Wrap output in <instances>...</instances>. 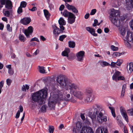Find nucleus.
I'll return each instance as SVG.
<instances>
[{"mask_svg":"<svg viewBox=\"0 0 133 133\" xmlns=\"http://www.w3.org/2000/svg\"><path fill=\"white\" fill-rule=\"evenodd\" d=\"M44 12L45 17L46 18L47 20H48L50 15V14L49 13L48 11L46 10H44Z\"/></svg>","mask_w":133,"mask_h":133,"instance_id":"obj_31","label":"nucleus"},{"mask_svg":"<svg viewBox=\"0 0 133 133\" xmlns=\"http://www.w3.org/2000/svg\"><path fill=\"white\" fill-rule=\"evenodd\" d=\"M116 63H115L113 62H112L111 64L110 65H111L113 67H115L116 66Z\"/></svg>","mask_w":133,"mask_h":133,"instance_id":"obj_63","label":"nucleus"},{"mask_svg":"<svg viewBox=\"0 0 133 133\" xmlns=\"http://www.w3.org/2000/svg\"><path fill=\"white\" fill-rule=\"evenodd\" d=\"M19 38L20 41L22 42H24L26 40V38L24 36L21 34L19 35Z\"/></svg>","mask_w":133,"mask_h":133,"instance_id":"obj_35","label":"nucleus"},{"mask_svg":"<svg viewBox=\"0 0 133 133\" xmlns=\"http://www.w3.org/2000/svg\"><path fill=\"white\" fill-rule=\"evenodd\" d=\"M6 28L8 31L11 32L12 31L11 28L10 27V25L9 24H8L6 25Z\"/></svg>","mask_w":133,"mask_h":133,"instance_id":"obj_52","label":"nucleus"},{"mask_svg":"<svg viewBox=\"0 0 133 133\" xmlns=\"http://www.w3.org/2000/svg\"><path fill=\"white\" fill-rule=\"evenodd\" d=\"M66 36L65 35H63L59 36V39L61 41H63L64 39L65 38Z\"/></svg>","mask_w":133,"mask_h":133,"instance_id":"obj_47","label":"nucleus"},{"mask_svg":"<svg viewBox=\"0 0 133 133\" xmlns=\"http://www.w3.org/2000/svg\"><path fill=\"white\" fill-rule=\"evenodd\" d=\"M86 30L93 36H97V34L95 33V31L94 29L89 27H88L86 28Z\"/></svg>","mask_w":133,"mask_h":133,"instance_id":"obj_19","label":"nucleus"},{"mask_svg":"<svg viewBox=\"0 0 133 133\" xmlns=\"http://www.w3.org/2000/svg\"><path fill=\"white\" fill-rule=\"evenodd\" d=\"M123 54L124 53H123V52L121 53H119L118 52H115L114 53L112 54V56L113 57H116L122 55H123Z\"/></svg>","mask_w":133,"mask_h":133,"instance_id":"obj_32","label":"nucleus"},{"mask_svg":"<svg viewBox=\"0 0 133 133\" xmlns=\"http://www.w3.org/2000/svg\"><path fill=\"white\" fill-rule=\"evenodd\" d=\"M65 5L67 9L69 10H71L72 12L75 14H77L78 11L75 6L73 5H70L67 3H65Z\"/></svg>","mask_w":133,"mask_h":133,"instance_id":"obj_11","label":"nucleus"},{"mask_svg":"<svg viewBox=\"0 0 133 133\" xmlns=\"http://www.w3.org/2000/svg\"><path fill=\"white\" fill-rule=\"evenodd\" d=\"M52 27L53 28V33L56 38L59 34L63 32V31L58 28L55 25H53Z\"/></svg>","mask_w":133,"mask_h":133,"instance_id":"obj_9","label":"nucleus"},{"mask_svg":"<svg viewBox=\"0 0 133 133\" xmlns=\"http://www.w3.org/2000/svg\"><path fill=\"white\" fill-rule=\"evenodd\" d=\"M70 12L68 11L67 10H65L63 12H61L62 15L65 17H67Z\"/></svg>","mask_w":133,"mask_h":133,"instance_id":"obj_26","label":"nucleus"},{"mask_svg":"<svg viewBox=\"0 0 133 133\" xmlns=\"http://www.w3.org/2000/svg\"><path fill=\"white\" fill-rule=\"evenodd\" d=\"M56 80L60 86L65 89L66 91H68L69 89L70 90L74 86V83H71L63 76L61 75L58 76L57 77Z\"/></svg>","mask_w":133,"mask_h":133,"instance_id":"obj_4","label":"nucleus"},{"mask_svg":"<svg viewBox=\"0 0 133 133\" xmlns=\"http://www.w3.org/2000/svg\"><path fill=\"white\" fill-rule=\"evenodd\" d=\"M111 49L113 51H117L118 49V48L117 47H116L113 45H112L111 46Z\"/></svg>","mask_w":133,"mask_h":133,"instance_id":"obj_50","label":"nucleus"},{"mask_svg":"<svg viewBox=\"0 0 133 133\" xmlns=\"http://www.w3.org/2000/svg\"><path fill=\"white\" fill-rule=\"evenodd\" d=\"M98 20L96 19H95L94 20V23L93 24V26H95L96 25H97V24H98Z\"/></svg>","mask_w":133,"mask_h":133,"instance_id":"obj_57","label":"nucleus"},{"mask_svg":"<svg viewBox=\"0 0 133 133\" xmlns=\"http://www.w3.org/2000/svg\"><path fill=\"white\" fill-rule=\"evenodd\" d=\"M54 130V128L52 126H49V133H53Z\"/></svg>","mask_w":133,"mask_h":133,"instance_id":"obj_40","label":"nucleus"},{"mask_svg":"<svg viewBox=\"0 0 133 133\" xmlns=\"http://www.w3.org/2000/svg\"><path fill=\"white\" fill-rule=\"evenodd\" d=\"M82 126L81 122L78 121L76 124V129H74L73 133H77V131L79 130Z\"/></svg>","mask_w":133,"mask_h":133,"instance_id":"obj_17","label":"nucleus"},{"mask_svg":"<svg viewBox=\"0 0 133 133\" xmlns=\"http://www.w3.org/2000/svg\"><path fill=\"white\" fill-rule=\"evenodd\" d=\"M38 69L39 72L41 73L44 74L46 73L45 72V70L44 69V68L43 66H38Z\"/></svg>","mask_w":133,"mask_h":133,"instance_id":"obj_27","label":"nucleus"},{"mask_svg":"<svg viewBox=\"0 0 133 133\" xmlns=\"http://www.w3.org/2000/svg\"><path fill=\"white\" fill-rule=\"evenodd\" d=\"M92 108L94 111L90 112L89 114V116L92 120L96 118L97 115V120L99 123H102L107 121V117L104 115V111L101 105L96 104L93 105Z\"/></svg>","mask_w":133,"mask_h":133,"instance_id":"obj_2","label":"nucleus"},{"mask_svg":"<svg viewBox=\"0 0 133 133\" xmlns=\"http://www.w3.org/2000/svg\"><path fill=\"white\" fill-rule=\"evenodd\" d=\"M4 1L5 8L7 10H12V2L10 0H3Z\"/></svg>","mask_w":133,"mask_h":133,"instance_id":"obj_12","label":"nucleus"},{"mask_svg":"<svg viewBox=\"0 0 133 133\" xmlns=\"http://www.w3.org/2000/svg\"><path fill=\"white\" fill-rule=\"evenodd\" d=\"M46 106L45 105H43L40 110V111L43 112H46Z\"/></svg>","mask_w":133,"mask_h":133,"instance_id":"obj_37","label":"nucleus"},{"mask_svg":"<svg viewBox=\"0 0 133 133\" xmlns=\"http://www.w3.org/2000/svg\"><path fill=\"white\" fill-rule=\"evenodd\" d=\"M4 84V81H2L0 82V88L2 89Z\"/></svg>","mask_w":133,"mask_h":133,"instance_id":"obj_59","label":"nucleus"},{"mask_svg":"<svg viewBox=\"0 0 133 133\" xmlns=\"http://www.w3.org/2000/svg\"><path fill=\"white\" fill-rule=\"evenodd\" d=\"M31 21L30 18L28 17H25L22 19L21 22L23 24L26 25L30 23Z\"/></svg>","mask_w":133,"mask_h":133,"instance_id":"obj_16","label":"nucleus"},{"mask_svg":"<svg viewBox=\"0 0 133 133\" xmlns=\"http://www.w3.org/2000/svg\"><path fill=\"white\" fill-rule=\"evenodd\" d=\"M91 96H90L89 95H88V96L86 98L85 100V101H86L87 102H90L91 100Z\"/></svg>","mask_w":133,"mask_h":133,"instance_id":"obj_49","label":"nucleus"},{"mask_svg":"<svg viewBox=\"0 0 133 133\" xmlns=\"http://www.w3.org/2000/svg\"><path fill=\"white\" fill-rule=\"evenodd\" d=\"M58 23L59 25H65L66 24L65 21L62 17L60 18L59 20Z\"/></svg>","mask_w":133,"mask_h":133,"instance_id":"obj_29","label":"nucleus"},{"mask_svg":"<svg viewBox=\"0 0 133 133\" xmlns=\"http://www.w3.org/2000/svg\"><path fill=\"white\" fill-rule=\"evenodd\" d=\"M64 8V6L63 5H62L59 8V10L61 11H62Z\"/></svg>","mask_w":133,"mask_h":133,"instance_id":"obj_62","label":"nucleus"},{"mask_svg":"<svg viewBox=\"0 0 133 133\" xmlns=\"http://www.w3.org/2000/svg\"><path fill=\"white\" fill-rule=\"evenodd\" d=\"M85 52L84 51H80L76 54L77 60L80 62H82L83 60V57L84 56Z\"/></svg>","mask_w":133,"mask_h":133,"instance_id":"obj_8","label":"nucleus"},{"mask_svg":"<svg viewBox=\"0 0 133 133\" xmlns=\"http://www.w3.org/2000/svg\"><path fill=\"white\" fill-rule=\"evenodd\" d=\"M109 108L111 110V114L113 117H115L116 115L115 112V110L114 108L113 107H109Z\"/></svg>","mask_w":133,"mask_h":133,"instance_id":"obj_33","label":"nucleus"},{"mask_svg":"<svg viewBox=\"0 0 133 133\" xmlns=\"http://www.w3.org/2000/svg\"><path fill=\"white\" fill-rule=\"evenodd\" d=\"M6 82L7 85L8 86H9L11 85L12 82V80L8 78L6 79Z\"/></svg>","mask_w":133,"mask_h":133,"instance_id":"obj_51","label":"nucleus"},{"mask_svg":"<svg viewBox=\"0 0 133 133\" xmlns=\"http://www.w3.org/2000/svg\"><path fill=\"white\" fill-rule=\"evenodd\" d=\"M40 38L42 41H44L46 40V38L42 36H40Z\"/></svg>","mask_w":133,"mask_h":133,"instance_id":"obj_61","label":"nucleus"},{"mask_svg":"<svg viewBox=\"0 0 133 133\" xmlns=\"http://www.w3.org/2000/svg\"><path fill=\"white\" fill-rule=\"evenodd\" d=\"M68 19L69 18H76V17L75 16V15L72 13L70 12V13L68 16Z\"/></svg>","mask_w":133,"mask_h":133,"instance_id":"obj_44","label":"nucleus"},{"mask_svg":"<svg viewBox=\"0 0 133 133\" xmlns=\"http://www.w3.org/2000/svg\"><path fill=\"white\" fill-rule=\"evenodd\" d=\"M70 52V49L68 48H65L64 50L62 53V55L63 56L68 57V54Z\"/></svg>","mask_w":133,"mask_h":133,"instance_id":"obj_21","label":"nucleus"},{"mask_svg":"<svg viewBox=\"0 0 133 133\" xmlns=\"http://www.w3.org/2000/svg\"><path fill=\"white\" fill-rule=\"evenodd\" d=\"M4 1L3 0H0V10H1L2 8L4 5Z\"/></svg>","mask_w":133,"mask_h":133,"instance_id":"obj_46","label":"nucleus"},{"mask_svg":"<svg viewBox=\"0 0 133 133\" xmlns=\"http://www.w3.org/2000/svg\"><path fill=\"white\" fill-rule=\"evenodd\" d=\"M123 62V60H122L120 59H118L116 63V64L118 66H119L121 65Z\"/></svg>","mask_w":133,"mask_h":133,"instance_id":"obj_45","label":"nucleus"},{"mask_svg":"<svg viewBox=\"0 0 133 133\" xmlns=\"http://www.w3.org/2000/svg\"><path fill=\"white\" fill-rule=\"evenodd\" d=\"M8 73L10 75H13L14 73V71L13 69H9L8 71Z\"/></svg>","mask_w":133,"mask_h":133,"instance_id":"obj_53","label":"nucleus"},{"mask_svg":"<svg viewBox=\"0 0 133 133\" xmlns=\"http://www.w3.org/2000/svg\"><path fill=\"white\" fill-rule=\"evenodd\" d=\"M124 39V45H125L126 46L128 47H129L130 46V44L128 42V40L127 39Z\"/></svg>","mask_w":133,"mask_h":133,"instance_id":"obj_38","label":"nucleus"},{"mask_svg":"<svg viewBox=\"0 0 133 133\" xmlns=\"http://www.w3.org/2000/svg\"><path fill=\"white\" fill-rule=\"evenodd\" d=\"M69 46L70 48H74L75 46V44L74 41H70L68 42Z\"/></svg>","mask_w":133,"mask_h":133,"instance_id":"obj_34","label":"nucleus"},{"mask_svg":"<svg viewBox=\"0 0 133 133\" xmlns=\"http://www.w3.org/2000/svg\"><path fill=\"white\" fill-rule=\"evenodd\" d=\"M96 12V9H94L92 10L90 13V15H94Z\"/></svg>","mask_w":133,"mask_h":133,"instance_id":"obj_55","label":"nucleus"},{"mask_svg":"<svg viewBox=\"0 0 133 133\" xmlns=\"http://www.w3.org/2000/svg\"><path fill=\"white\" fill-rule=\"evenodd\" d=\"M120 13L118 10H115L114 9L111 10L109 19L112 23L117 26H118L120 23L119 20L118 19Z\"/></svg>","mask_w":133,"mask_h":133,"instance_id":"obj_5","label":"nucleus"},{"mask_svg":"<svg viewBox=\"0 0 133 133\" xmlns=\"http://www.w3.org/2000/svg\"><path fill=\"white\" fill-rule=\"evenodd\" d=\"M104 128L103 127H99L96 130V133H103V131L104 132Z\"/></svg>","mask_w":133,"mask_h":133,"instance_id":"obj_28","label":"nucleus"},{"mask_svg":"<svg viewBox=\"0 0 133 133\" xmlns=\"http://www.w3.org/2000/svg\"><path fill=\"white\" fill-rule=\"evenodd\" d=\"M47 96L46 89H42L34 93L32 95V101L35 102L38 105H41L45 103V100Z\"/></svg>","mask_w":133,"mask_h":133,"instance_id":"obj_3","label":"nucleus"},{"mask_svg":"<svg viewBox=\"0 0 133 133\" xmlns=\"http://www.w3.org/2000/svg\"><path fill=\"white\" fill-rule=\"evenodd\" d=\"M127 112L129 115L133 116V108L127 110Z\"/></svg>","mask_w":133,"mask_h":133,"instance_id":"obj_41","label":"nucleus"},{"mask_svg":"<svg viewBox=\"0 0 133 133\" xmlns=\"http://www.w3.org/2000/svg\"><path fill=\"white\" fill-rule=\"evenodd\" d=\"M76 18L68 19V22L69 23L71 24L74 22Z\"/></svg>","mask_w":133,"mask_h":133,"instance_id":"obj_39","label":"nucleus"},{"mask_svg":"<svg viewBox=\"0 0 133 133\" xmlns=\"http://www.w3.org/2000/svg\"><path fill=\"white\" fill-rule=\"evenodd\" d=\"M19 110H18L16 114L15 118H18L19 116L20 112H22L23 111V109L22 106L20 105L19 107Z\"/></svg>","mask_w":133,"mask_h":133,"instance_id":"obj_23","label":"nucleus"},{"mask_svg":"<svg viewBox=\"0 0 133 133\" xmlns=\"http://www.w3.org/2000/svg\"><path fill=\"white\" fill-rule=\"evenodd\" d=\"M26 5V3L24 1H22L21 2L20 6H21L22 8H25Z\"/></svg>","mask_w":133,"mask_h":133,"instance_id":"obj_43","label":"nucleus"},{"mask_svg":"<svg viewBox=\"0 0 133 133\" xmlns=\"http://www.w3.org/2000/svg\"><path fill=\"white\" fill-rule=\"evenodd\" d=\"M126 85L125 84H124L123 85L122 90L121 91V94L120 96V98H123L124 97L125 93V89L126 88Z\"/></svg>","mask_w":133,"mask_h":133,"instance_id":"obj_22","label":"nucleus"},{"mask_svg":"<svg viewBox=\"0 0 133 133\" xmlns=\"http://www.w3.org/2000/svg\"><path fill=\"white\" fill-rule=\"evenodd\" d=\"M29 10L32 11H34L37 10L36 7H33L31 9H29Z\"/></svg>","mask_w":133,"mask_h":133,"instance_id":"obj_60","label":"nucleus"},{"mask_svg":"<svg viewBox=\"0 0 133 133\" xmlns=\"http://www.w3.org/2000/svg\"><path fill=\"white\" fill-rule=\"evenodd\" d=\"M36 41L37 42H39V41L37 38L36 37H34L32 38L30 40V42Z\"/></svg>","mask_w":133,"mask_h":133,"instance_id":"obj_56","label":"nucleus"},{"mask_svg":"<svg viewBox=\"0 0 133 133\" xmlns=\"http://www.w3.org/2000/svg\"><path fill=\"white\" fill-rule=\"evenodd\" d=\"M29 88V86L27 84L23 85L22 87V90L23 91H25L26 90H28Z\"/></svg>","mask_w":133,"mask_h":133,"instance_id":"obj_36","label":"nucleus"},{"mask_svg":"<svg viewBox=\"0 0 133 133\" xmlns=\"http://www.w3.org/2000/svg\"><path fill=\"white\" fill-rule=\"evenodd\" d=\"M125 79V78L124 76H121V75L119 76L117 78V79L115 81L116 82H117L118 81L120 80H124Z\"/></svg>","mask_w":133,"mask_h":133,"instance_id":"obj_42","label":"nucleus"},{"mask_svg":"<svg viewBox=\"0 0 133 133\" xmlns=\"http://www.w3.org/2000/svg\"><path fill=\"white\" fill-rule=\"evenodd\" d=\"M126 31L125 29H122L120 31V33L121 35L124 36L126 32Z\"/></svg>","mask_w":133,"mask_h":133,"instance_id":"obj_48","label":"nucleus"},{"mask_svg":"<svg viewBox=\"0 0 133 133\" xmlns=\"http://www.w3.org/2000/svg\"><path fill=\"white\" fill-rule=\"evenodd\" d=\"M80 116L81 118L82 119V120L83 121H84L85 119V118L84 116V115L83 114H81Z\"/></svg>","mask_w":133,"mask_h":133,"instance_id":"obj_64","label":"nucleus"},{"mask_svg":"<svg viewBox=\"0 0 133 133\" xmlns=\"http://www.w3.org/2000/svg\"><path fill=\"white\" fill-rule=\"evenodd\" d=\"M127 69L128 70L130 71V72L133 71V63H130L127 66Z\"/></svg>","mask_w":133,"mask_h":133,"instance_id":"obj_24","label":"nucleus"},{"mask_svg":"<svg viewBox=\"0 0 133 133\" xmlns=\"http://www.w3.org/2000/svg\"><path fill=\"white\" fill-rule=\"evenodd\" d=\"M99 63L100 65L103 67L110 65V64L109 63L105 61H101L99 62Z\"/></svg>","mask_w":133,"mask_h":133,"instance_id":"obj_30","label":"nucleus"},{"mask_svg":"<svg viewBox=\"0 0 133 133\" xmlns=\"http://www.w3.org/2000/svg\"><path fill=\"white\" fill-rule=\"evenodd\" d=\"M126 8L127 10L133 9V0H125Z\"/></svg>","mask_w":133,"mask_h":133,"instance_id":"obj_10","label":"nucleus"},{"mask_svg":"<svg viewBox=\"0 0 133 133\" xmlns=\"http://www.w3.org/2000/svg\"><path fill=\"white\" fill-rule=\"evenodd\" d=\"M120 110L122 115L126 121L128 122V116L124 108L122 107H121L120 108Z\"/></svg>","mask_w":133,"mask_h":133,"instance_id":"obj_14","label":"nucleus"},{"mask_svg":"<svg viewBox=\"0 0 133 133\" xmlns=\"http://www.w3.org/2000/svg\"><path fill=\"white\" fill-rule=\"evenodd\" d=\"M33 29L32 26H30L27 29L25 30L24 33L28 38H30V35L33 32Z\"/></svg>","mask_w":133,"mask_h":133,"instance_id":"obj_13","label":"nucleus"},{"mask_svg":"<svg viewBox=\"0 0 133 133\" xmlns=\"http://www.w3.org/2000/svg\"><path fill=\"white\" fill-rule=\"evenodd\" d=\"M92 92V90L90 88H87L85 90V92L87 95L88 94V95H89L90 96H91Z\"/></svg>","mask_w":133,"mask_h":133,"instance_id":"obj_25","label":"nucleus"},{"mask_svg":"<svg viewBox=\"0 0 133 133\" xmlns=\"http://www.w3.org/2000/svg\"><path fill=\"white\" fill-rule=\"evenodd\" d=\"M80 133H94L92 129L90 127L84 126L82 127Z\"/></svg>","mask_w":133,"mask_h":133,"instance_id":"obj_7","label":"nucleus"},{"mask_svg":"<svg viewBox=\"0 0 133 133\" xmlns=\"http://www.w3.org/2000/svg\"><path fill=\"white\" fill-rule=\"evenodd\" d=\"M117 123L119 125L120 127L122 126L123 125V124L121 120H119L117 122Z\"/></svg>","mask_w":133,"mask_h":133,"instance_id":"obj_58","label":"nucleus"},{"mask_svg":"<svg viewBox=\"0 0 133 133\" xmlns=\"http://www.w3.org/2000/svg\"><path fill=\"white\" fill-rule=\"evenodd\" d=\"M125 38L129 42H133V33L130 31H128Z\"/></svg>","mask_w":133,"mask_h":133,"instance_id":"obj_15","label":"nucleus"},{"mask_svg":"<svg viewBox=\"0 0 133 133\" xmlns=\"http://www.w3.org/2000/svg\"><path fill=\"white\" fill-rule=\"evenodd\" d=\"M66 97L64 99L63 95L62 93H60L57 90L52 92L50 94V96L49 99L48 106L51 108H53L55 107V104L59 101L64 100L67 101H70L72 103H75L76 101L73 98H70V95L67 94L66 92Z\"/></svg>","mask_w":133,"mask_h":133,"instance_id":"obj_1","label":"nucleus"},{"mask_svg":"<svg viewBox=\"0 0 133 133\" xmlns=\"http://www.w3.org/2000/svg\"><path fill=\"white\" fill-rule=\"evenodd\" d=\"M12 10H8L3 12V14L4 16L9 17L12 15Z\"/></svg>","mask_w":133,"mask_h":133,"instance_id":"obj_20","label":"nucleus"},{"mask_svg":"<svg viewBox=\"0 0 133 133\" xmlns=\"http://www.w3.org/2000/svg\"><path fill=\"white\" fill-rule=\"evenodd\" d=\"M121 73L118 71L115 70V72L114 73L112 76V79L113 80L115 81L118 77L121 75Z\"/></svg>","mask_w":133,"mask_h":133,"instance_id":"obj_18","label":"nucleus"},{"mask_svg":"<svg viewBox=\"0 0 133 133\" xmlns=\"http://www.w3.org/2000/svg\"><path fill=\"white\" fill-rule=\"evenodd\" d=\"M22 12L23 10L22 7L19 6L17 10V12L18 13V14H20L21 13H22Z\"/></svg>","mask_w":133,"mask_h":133,"instance_id":"obj_54","label":"nucleus"},{"mask_svg":"<svg viewBox=\"0 0 133 133\" xmlns=\"http://www.w3.org/2000/svg\"><path fill=\"white\" fill-rule=\"evenodd\" d=\"M74 86L72 87L70 89V92L75 97L80 100H82L84 97V94L81 91H77V90H79L80 89L79 86L75 83L74 84Z\"/></svg>","mask_w":133,"mask_h":133,"instance_id":"obj_6","label":"nucleus"}]
</instances>
